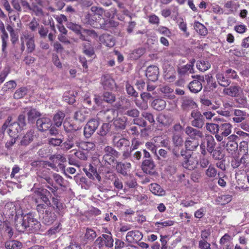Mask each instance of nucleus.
Instances as JSON below:
<instances>
[{"label": "nucleus", "mask_w": 249, "mask_h": 249, "mask_svg": "<svg viewBox=\"0 0 249 249\" xmlns=\"http://www.w3.org/2000/svg\"><path fill=\"white\" fill-rule=\"evenodd\" d=\"M15 226L20 232H23L27 228L33 229L39 228V224L34 217L32 213H27L24 215H16L15 218Z\"/></svg>", "instance_id": "nucleus-1"}, {"label": "nucleus", "mask_w": 249, "mask_h": 249, "mask_svg": "<svg viewBox=\"0 0 249 249\" xmlns=\"http://www.w3.org/2000/svg\"><path fill=\"white\" fill-rule=\"evenodd\" d=\"M66 26L69 29L80 35V38L83 40L89 41L90 37H95L97 35L93 30H84L81 31L80 25L71 22H67Z\"/></svg>", "instance_id": "nucleus-2"}, {"label": "nucleus", "mask_w": 249, "mask_h": 249, "mask_svg": "<svg viewBox=\"0 0 249 249\" xmlns=\"http://www.w3.org/2000/svg\"><path fill=\"white\" fill-rule=\"evenodd\" d=\"M21 50L22 51L25 50V46H27V51L28 53L33 52L35 48L34 36L33 34L29 33L28 31H24L22 33L20 36Z\"/></svg>", "instance_id": "nucleus-3"}, {"label": "nucleus", "mask_w": 249, "mask_h": 249, "mask_svg": "<svg viewBox=\"0 0 249 249\" xmlns=\"http://www.w3.org/2000/svg\"><path fill=\"white\" fill-rule=\"evenodd\" d=\"M35 195L38 196L44 202L43 204L39 203L36 206V210L40 213H43L48 207L50 206L51 203L48 198L50 192L45 189L38 188L35 191Z\"/></svg>", "instance_id": "nucleus-4"}, {"label": "nucleus", "mask_w": 249, "mask_h": 249, "mask_svg": "<svg viewBox=\"0 0 249 249\" xmlns=\"http://www.w3.org/2000/svg\"><path fill=\"white\" fill-rule=\"evenodd\" d=\"M12 122V118L9 117L2 126V129H7V132L11 138H18V133L21 130V126L17 122Z\"/></svg>", "instance_id": "nucleus-5"}, {"label": "nucleus", "mask_w": 249, "mask_h": 249, "mask_svg": "<svg viewBox=\"0 0 249 249\" xmlns=\"http://www.w3.org/2000/svg\"><path fill=\"white\" fill-rule=\"evenodd\" d=\"M236 76V72L234 70L228 69L226 71L225 73L223 72H218L216 75L218 83L223 87H227L230 84L229 78H235Z\"/></svg>", "instance_id": "nucleus-6"}, {"label": "nucleus", "mask_w": 249, "mask_h": 249, "mask_svg": "<svg viewBox=\"0 0 249 249\" xmlns=\"http://www.w3.org/2000/svg\"><path fill=\"white\" fill-rule=\"evenodd\" d=\"M215 144L214 139L212 136H206L200 145L201 154L205 156L207 154V151L209 153H212Z\"/></svg>", "instance_id": "nucleus-7"}, {"label": "nucleus", "mask_w": 249, "mask_h": 249, "mask_svg": "<svg viewBox=\"0 0 249 249\" xmlns=\"http://www.w3.org/2000/svg\"><path fill=\"white\" fill-rule=\"evenodd\" d=\"M99 126V122L96 119L89 120L84 127V134L86 138H89Z\"/></svg>", "instance_id": "nucleus-8"}, {"label": "nucleus", "mask_w": 249, "mask_h": 249, "mask_svg": "<svg viewBox=\"0 0 249 249\" xmlns=\"http://www.w3.org/2000/svg\"><path fill=\"white\" fill-rule=\"evenodd\" d=\"M96 244L99 248L106 246L111 248L113 245V240L111 234H102V236L98 237L96 240Z\"/></svg>", "instance_id": "nucleus-9"}, {"label": "nucleus", "mask_w": 249, "mask_h": 249, "mask_svg": "<svg viewBox=\"0 0 249 249\" xmlns=\"http://www.w3.org/2000/svg\"><path fill=\"white\" fill-rule=\"evenodd\" d=\"M142 237V233L138 230L130 231L127 233L125 236L126 241L131 244L138 243Z\"/></svg>", "instance_id": "nucleus-10"}, {"label": "nucleus", "mask_w": 249, "mask_h": 249, "mask_svg": "<svg viewBox=\"0 0 249 249\" xmlns=\"http://www.w3.org/2000/svg\"><path fill=\"white\" fill-rule=\"evenodd\" d=\"M218 175L219 174L217 169L213 164H210L205 170L204 173L205 178L211 181H213L216 179Z\"/></svg>", "instance_id": "nucleus-11"}, {"label": "nucleus", "mask_w": 249, "mask_h": 249, "mask_svg": "<svg viewBox=\"0 0 249 249\" xmlns=\"http://www.w3.org/2000/svg\"><path fill=\"white\" fill-rule=\"evenodd\" d=\"M34 132L30 130L28 131L25 134L22 136H18V142L21 145L27 146L29 145L33 141L34 138Z\"/></svg>", "instance_id": "nucleus-12"}, {"label": "nucleus", "mask_w": 249, "mask_h": 249, "mask_svg": "<svg viewBox=\"0 0 249 249\" xmlns=\"http://www.w3.org/2000/svg\"><path fill=\"white\" fill-rule=\"evenodd\" d=\"M105 155L104 159L109 164L114 161V157H117L118 152L110 146H107L104 149Z\"/></svg>", "instance_id": "nucleus-13"}, {"label": "nucleus", "mask_w": 249, "mask_h": 249, "mask_svg": "<svg viewBox=\"0 0 249 249\" xmlns=\"http://www.w3.org/2000/svg\"><path fill=\"white\" fill-rule=\"evenodd\" d=\"M198 164L197 159L191 156L190 155H188L186 156L185 159L182 163L183 166L190 170L194 169Z\"/></svg>", "instance_id": "nucleus-14"}, {"label": "nucleus", "mask_w": 249, "mask_h": 249, "mask_svg": "<svg viewBox=\"0 0 249 249\" xmlns=\"http://www.w3.org/2000/svg\"><path fill=\"white\" fill-rule=\"evenodd\" d=\"M159 68L156 66H149L146 71V76L151 81H155L158 79Z\"/></svg>", "instance_id": "nucleus-15"}, {"label": "nucleus", "mask_w": 249, "mask_h": 249, "mask_svg": "<svg viewBox=\"0 0 249 249\" xmlns=\"http://www.w3.org/2000/svg\"><path fill=\"white\" fill-rule=\"evenodd\" d=\"M36 124L39 130L46 131L51 127L52 123L50 118L45 117L38 119Z\"/></svg>", "instance_id": "nucleus-16"}, {"label": "nucleus", "mask_w": 249, "mask_h": 249, "mask_svg": "<svg viewBox=\"0 0 249 249\" xmlns=\"http://www.w3.org/2000/svg\"><path fill=\"white\" fill-rule=\"evenodd\" d=\"M101 81L105 89H112L115 86V81L110 75H104Z\"/></svg>", "instance_id": "nucleus-17"}, {"label": "nucleus", "mask_w": 249, "mask_h": 249, "mask_svg": "<svg viewBox=\"0 0 249 249\" xmlns=\"http://www.w3.org/2000/svg\"><path fill=\"white\" fill-rule=\"evenodd\" d=\"M185 132L192 139L202 138L203 136L202 132L191 126L186 127L185 129Z\"/></svg>", "instance_id": "nucleus-18"}, {"label": "nucleus", "mask_w": 249, "mask_h": 249, "mask_svg": "<svg viewBox=\"0 0 249 249\" xmlns=\"http://www.w3.org/2000/svg\"><path fill=\"white\" fill-rule=\"evenodd\" d=\"M196 106V103L193 100L187 96L182 98L181 107L184 110H189L195 108Z\"/></svg>", "instance_id": "nucleus-19"}, {"label": "nucleus", "mask_w": 249, "mask_h": 249, "mask_svg": "<svg viewBox=\"0 0 249 249\" xmlns=\"http://www.w3.org/2000/svg\"><path fill=\"white\" fill-rule=\"evenodd\" d=\"M232 237L226 233L220 239L219 243L223 249H231L232 247Z\"/></svg>", "instance_id": "nucleus-20"}, {"label": "nucleus", "mask_w": 249, "mask_h": 249, "mask_svg": "<svg viewBox=\"0 0 249 249\" xmlns=\"http://www.w3.org/2000/svg\"><path fill=\"white\" fill-rule=\"evenodd\" d=\"M131 165L129 162L123 163L121 162H117L116 165V170L117 172L124 176L127 174V171L131 168Z\"/></svg>", "instance_id": "nucleus-21"}, {"label": "nucleus", "mask_w": 249, "mask_h": 249, "mask_svg": "<svg viewBox=\"0 0 249 249\" xmlns=\"http://www.w3.org/2000/svg\"><path fill=\"white\" fill-rule=\"evenodd\" d=\"M100 42L108 47H112L115 45L113 36L108 34H104L100 37Z\"/></svg>", "instance_id": "nucleus-22"}, {"label": "nucleus", "mask_w": 249, "mask_h": 249, "mask_svg": "<svg viewBox=\"0 0 249 249\" xmlns=\"http://www.w3.org/2000/svg\"><path fill=\"white\" fill-rule=\"evenodd\" d=\"M248 115L244 111L240 109H235L234 111L233 117L232 118L234 122L239 123L243 121Z\"/></svg>", "instance_id": "nucleus-23"}, {"label": "nucleus", "mask_w": 249, "mask_h": 249, "mask_svg": "<svg viewBox=\"0 0 249 249\" xmlns=\"http://www.w3.org/2000/svg\"><path fill=\"white\" fill-rule=\"evenodd\" d=\"M195 61H192L189 64H187L179 68L178 70V73L180 75H184L187 73H193L194 72L193 68Z\"/></svg>", "instance_id": "nucleus-24"}, {"label": "nucleus", "mask_w": 249, "mask_h": 249, "mask_svg": "<svg viewBox=\"0 0 249 249\" xmlns=\"http://www.w3.org/2000/svg\"><path fill=\"white\" fill-rule=\"evenodd\" d=\"M149 190L152 193L159 196H163L165 194V191L157 183L151 184L149 186Z\"/></svg>", "instance_id": "nucleus-25"}, {"label": "nucleus", "mask_w": 249, "mask_h": 249, "mask_svg": "<svg viewBox=\"0 0 249 249\" xmlns=\"http://www.w3.org/2000/svg\"><path fill=\"white\" fill-rule=\"evenodd\" d=\"M22 247V243L16 240H8L5 243L7 249H21Z\"/></svg>", "instance_id": "nucleus-26"}, {"label": "nucleus", "mask_w": 249, "mask_h": 249, "mask_svg": "<svg viewBox=\"0 0 249 249\" xmlns=\"http://www.w3.org/2000/svg\"><path fill=\"white\" fill-rule=\"evenodd\" d=\"M231 125L229 123H224L219 125V131L225 137H227L231 132Z\"/></svg>", "instance_id": "nucleus-27"}, {"label": "nucleus", "mask_w": 249, "mask_h": 249, "mask_svg": "<svg viewBox=\"0 0 249 249\" xmlns=\"http://www.w3.org/2000/svg\"><path fill=\"white\" fill-rule=\"evenodd\" d=\"M200 81V80L199 79L195 80L190 83L189 85V89L191 92L197 93L202 89V84Z\"/></svg>", "instance_id": "nucleus-28"}, {"label": "nucleus", "mask_w": 249, "mask_h": 249, "mask_svg": "<svg viewBox=\"0 0 249 249\" xmlns=\"http://www.w3.org/2000/svg\"><path fill=\"white\" fill-rule=\"evenodd\" d=\"M113 141L115 145L119 148H121L123 146L125 147H128L130 144V142L127 139L124 138L119 139L116 136L114 137Z\"/></svg>", "instance_id": "nucleus-29"}, {"label": "nucleus", "mask_w": 249, "mask_h": 249, "mask_svg": "<svg viewBox=\"0 0 249 249\" xmlns=\"http://www.w3.org/2000/svg\"><path fill=\"white\" fill-rule=\"evenodd\" d=\"M88 113L86 108H81L75 113L74 119L80 122H83L87 117Z\"/></svg>", "instance_id": "nucleus-30"}, {"label": "nucleus", "mask_w": 249, "mask_h": 249, "mask_svg": "<svg viewBox=\"0 0 249 249\" xmlns=\"http://www.w3.org/2000/svg\"><path fill=\"white\" fill-rule=\"evenodd\" d=\"M117 111L114 109H107L104 111H101L99 112V115H104V118L107 120L110 121L114 118Z\"/></svg>", "instance_id": "nucleus-31"}, {"label": "nucleus", "mask_w": 249, "mask_h": 249, "mask_svg": "<svg viewBox=\"0 0 249 249\" xmlns=\"http://www.w3.org/2000/svg\"><path fill=\"white\" fill-rule=\"evenodd\" d=\"M76 145L84 150H91L95 148V144L92 142H76Z\"/></svg>", "instance_id": "nucleus-32"}, {"label": "nucleus", "mask_w": 249, "mask_h": 249, "mask_svg": "<svg viewBox=\"0 0 249 249\" xmlns=\"http://www.w3.org/2000/svg\"><path fill=\"white\" fill-rule=\"evenodd\" d=\"M152 105L154 109L157 110H162L165 107L166 104L164 100L157 99L153 102Z\"/></svg>", "instance_id": "nucleus-33"}, {"label": "nucleus", "mask_w": 249, "mask_h": 249, "mask_svg": "<svg viewBox=\"0 0 249 249\" xmlns=\"http://www.w3.org/2000/svg\"><path fill=\"white\" fill-rule=\"evenodd\" d=\"M194 26L196 31L201 36H205L207 34V28L200 22L195 21Z\"/></svg>", "instance_id": "nucleus-34"}, {"label": "nucleus", "mask_w": 249, "mask_h": 249, "mask_svg": "<svg viewBox=\"0 0 249 249\" xmlns=\"http://www.w3.org/2000/svg\"><path fill=\"white\" fill-rule=\"evenodd\" d=\"M38 176L44 179L47 183L51 185V186H47L48 188L52 190V192L54 191V189L53 188V187L55 188L53 181L46 173H41L40 174H38Z\"/></svg>", "instance_id": "nucleus-35"}, {"label": "nucleus", "mask_w": 249, "mask_h": 249, "mask_svg": "<svg viewBox=\"0 0 249 249\" xmlns=\"http://www.w3.org/2000/svg\"><path fill=\"white\" fill-rule=\"evenodd\" d=\"M239 92V88L237 86H231L229 88H225L223 90V92L225 94L231 96L232 97L236 96Z\"/></svg>", "instance_id": "nucleus-36"}, {"label": "nucleus", "mask_w": 249, "mask_h": 249, "mask_svg": "<svg viewBox=\"0 0 249 249\" xmlns=\"http://www.w3.org/2000/svg\"><path fill=\"white\" fill-rule=\"evenodd\" d=\"M173 90L174 89L172 88L167 85L162 86L160 88V92L164 94L165 96L170 99H172L174 97V95L171 94Z\"/></svg>", "instance_id": "nucleus-37"}, {"label": "nucleus", "mask_w": 249, "mask_h": 249, "mask_svg": "<svg viewBox=\"0 0 249 249\" xmlns=\"http://www.w3.org/2000/svg\"><path fill=\"white\" fill-rule=\"evenodd\" d=\"M198 142L193 139V140H187L186 141L185 143V146L187 150L193 151L195 150L196 147L198 146Z\"/></svg>", "instance_id": "nucleus-38"}, {"label": "nucleus", "mask_w": 249, "mask_h": 249, "mask_svg": "<svg viewBox=\"0 0 249 249\" xmlns=\"http://www.w3.org/2000/svg\"><path fill=\"white\" fill-rule=\"evenodd\" d=\"M196 67L199 71H205L211 67V64L208 61L200 60L197 62Z\"/></svg>", "instance_id": "nucleus-39"}, {"label": "nucleus", "mask_w": 249, "mask_h": 249, "mask_svg": "<svg viewBox=\"0 0 249 249\" xmlns=\"http://www.w3.org/2000/svg\"><path fill=\"white\" fill-rule=\"evenodd\" d=\"M64 117L65 115L62 112L60 111L55 114L53 117V121L56 126L59 127L61 125Z\"/></svg>", "instance_id": "nucleus-40"}, {"label": "nucleus", "mask_w": 249, "mask_h": 249, "mask_svg": "<svg viewBox=\"0 0 249 249\" xmlns=\"http://www.w3.org/2000/svg\"><path fill=\"white\" fill-rule=\"evenodd\" d=\"M126 122V119L125 117H123L115 120L113 124L116 127L120 129H124L125 126Z\"/></svg>", "instance_id": "nucleus-41"}, {"label": "nucleus", "mask_w": 249, "mask_h": 249, "mask_svg": "<svg viewBox=\"0 0 249 249\" xmlns=\"http://www.w3.org/2000/svg\"><path fill=\"white\" fill-rule=\"evenodd\" d=\"M206 129L210 133L215 134L219 132V125L213 123H207Z\"/></svg>", "instance_id": "nucleus-42"}, {"label": "nucleus", "mask_w": 249, "mask_h": 249, "mask_svg": "<svg viewBox=\"0 0 249 249\" xmlns=\"http://www.w3.org/2000/svg\"><path fill=\"white\" fill-rule=\"evenodd\" d=\"M27 93V89L25 88H21L16 90L14 94L15 99H20L23 97Z\"/></svg>", "instance_id": "nucleus-43"}, {"label": "nucleus", "mask_w": 249, "mask_h": 249, "mask_svg": "<svg viewBox=\"0 0 249 249\" xmlns=\"http://www.w3.org/2000/svg\"><path fill=\"white\" fill-rule=\"evenodd\" d=\"M75 142H74L72 138H69L62 145V148L65 150H69L70 149L73 148L74 146Z\"/></svg>", "instance_id": "nucleus-44"}, {"label": "nucleus", "mask_w": 249, "mask_h": 249, "mask_svg": "<svg viewBox=\"0 0 249 249\" xmlns=\"http://www.w3.org/2000/svg\"><path fill=\"white\" fill-rule=\"evenodd\" d=\"M204 124V121L203 116L202 117L194 119V120L191 122V124L193 126L199 128L203 127Z\"/></svg>", "instance_id": "nucleus-45"}, {"label": "nucleus", "mask_w": 249, "mask_h": 249, "mask_svg": "<svg viewBox=\"0 0 249 249\" xmlns=\"http://www.w3.org/2000/svg\"><path fill=\"white\" fill-rule=\"evenodd\" d=\"M103 100L107 103H112L115 101V96L111 92H106L103 94Z\"/></svg>", "instance_id": "nucleus-46"}, {"label": "nucleus", "mask_w": 249, "mask_h": 249, "mask_svg": "<svg viewBox=\"0 0 249 249\" xmlns=\"http://www.w3.org/2000/svg\"><path fill=\"white\" fill-rule=\"evenodd\" d=\"M237 143L235 142L232 141L228 142L226 145V148L229 152L235 151L237 149Z\"/></svg>", "instance_id": "nucleus-47"}, {"label": "nucleus", "mask_w": 249, "mask_h": 249, "mask_svg": "<svg viewBox=\"0 0 249 249\" xmlns=\"http://www.w3.org/2000/svg\"><path fill=\"white\" fill-rule=\"evenodd\" d=\"M225 7L229 9L230 12L233 13L237 11L239 5L235 2L230 1L225 4Z\"/></svg>", "instance_id": "nucleus-48"}, {"label": "nucleus", "mask_w": 249, "mask_h": 249, "mask_svg": "<svg viewBox=\"0 0 249 249\" xmlns=\"http://www.w3.org/2000/svg\"><path fill=\"white\" fill-rule=\"evenodd\" d=\"M158 31L161 35H164L168 37H171L172 32L168 28L165 26H160L158 29Z\"/></svg>", "instance_id": "nucleus-49"}, {"label": "nucleus", "mask_w": 249, "mask_h": 249, "mask_svg": "<svg viewBox=\"0 0 249 249\" xmlns=\"http://www.w3.org/2000/svg\"><path fill=\"white\" fill-rule=\"evenodd\" d=\"M142 167L143 170L147 172L148 169H153L155 167V165L153 161L149 160H146L143 161Z\"/></svg>", "instance_id": "nucleus-50"}, {"label": "nucleus", "mask_w": 249, "mask_h": 249, "mask_svg": "<svg viewBox=\"0 0 249 249\" xmlns=\"http://www.w3.org/2000/svg\"><path fill=\"white\" fill-rule=\"evenodd\" d=\"M53 177L57 184L60 186H64L65 185V180L60 175L57 174H53Z\"/></svg>", "instance_id": "nucleus-51"}, {"label": "nucleus", "mask_w": 249, "mask_h": 249, "mask_svg": "<svg viewBox=\"0 0 249 249\" xmlns=\"http://www.w3.org/2000/svg\"><path fill=\"white\" fill-rule=\"evenodd\" d=\"M40 115V113L36 110L32 109L28 113V117L29 121H33L36 117Z\"/></svg>", "instance_id": "nucleus-52"}, {"label": "nucleus", "mask_w": 249, "mask_h": 249, "mask_svg": "<svg viewBox=\"0 0 249 249\" xmlns=\"http://www.w3.org/2000/svg\"><path fill=\"white\" fill-rule=\"evenodd\" d=\"M199 164L200 166L202 168H208L210 165V160L208 158H206L204 156H201L199 159Z\"/></svg>", "instance_id": "nucleus-53"}, {"label": "nucleus", "mask_w": 249, "mask_h": 249, "mask_svg": "<svg viewBox=\"0 0 249 249\" xmlns=\"http://www.w3.org/2000/svg\"><path fill=\"white\" fill-rule=\"evenodd\" d=\"M91 11L95 15L98 16L99 18L102 17L104 13V9L102 8L95 6L91 7Z\"/></svg>", "instance_id": "nucleus-54"}, {"label": "nucleus", "mask_w": 249, "mask_h": 249, "mask_svg": "<svg viewBox=\"0 0 249 249\" xmlns=\"http://www.w3.org/2000/svg\"><path fill=\"white\" fill-rule=\"evenodd\" d=\"M174 224V221L171 220H167L163 221L157 222L155 223V225L161 227H166L169 226H171L173 225Z\"/></svg>", "instance_id": "nucleus-55"}, {"label": "nucleus", "mask_w": 249, "mask_h": 249, "mask_svg": "<svg viewBox=\"0 0 249 249\" xmlns=\"http://www.w3.org/2000/svg\"><path fill=\"white\" fill-rule=\"evenodd\" d=\"M28 27L32 31H36L39 27V23L35 18H34L29 23Z\"/></svg>", "instance_id": "nucleus-56"}, {"label": "nucleus", "mask_w": 249, "mask_h": 249, "mask_svg": "<svg viewBox=\"0 0 249 249\" xmlns=\"http://www.w3.org/2000/svg\"><path fill=\"white\" fill-rule=\"evenodd\" d=\"M125 88L126 91L129 95H130L135 97L138 96V93L135 90L133 87L129 83H126L125 85Z\"/></svg>", "instance_id": "nucleus-57"}, {"label": "nucleus", "mask_w": 249, "mask_h": 249, "mask_svg": "<svg viewBox=\"0 0 249 249\" xmlns=\"http://www.w3.org/2000/svg\"><path fill=\"white\" fill-rule=\"evenodd\" d=\"M146 147L147 149L151 150L153 153H156L157 147H160L159 143H155L151 141V142H147L146 143Z\"/></svg>", "instance_id": "nucleus-58"}, {"label": "nucleus", "mask_w": 249, "mask_h": 249, "mask_svg": "<svg viewBox=\"0 0 249 249\" xmlns=\"http://www.w3.org/2000/svg\"><path fill=\"white\" fill-rule=\"evenodd\" d=\"M129 106V101L127 99L124 98L123 99H121V101L119 102L117 105H116V107L118 108H124L127 107Z\"/></svg>", "instance_id": "nucleus-59"}, {"label": "nucleus", "mask_w": 249, "mask_h": 249, "mask_svg": "<svg viewBox=\"0 0 249 249\" xmlns=\"http://www.w3.org/2000/svg\"><path fill=\"white\" fill-rule=\"evenodd\" d=\"M89 171H88L87 168H84L83 169L84 171L86 173V175L90 178H91L93 177V174H95L96 172V169L94 168L91 164L89 165Z\"/></svg>", "instance_id": "nucleus-60"}, {"label": "nucleus", "mask_w": 249, "mask_h": 249, "mask_svg": "<svg viewBox=\"0 0 249 249\" xmlns=\"http://www.w3.org/2000/svg\"><path fill=\"white\" fill-rule=\"evenodd\" d=\"M63 100L69 104H72L75 102V98L72 95L68 93H65L63 97Z\"/></svg>", "instance_id": "nucleus-61"}, {"label": "nucleus", "mask_w": 249, "mask_h": 249, "mask_svg": "<svg viewBox=\"0 0 249 249\" xmlns=\"http://www.w3.org/2000/svg\"><path fill=\"white\" fill-rule=\"evenodd\" d=\"M96 236V233L95 231L91 229H87L85 233V237L89 240H92Z\"/></svg>", "instance_id": "nucleus-62"}, {"label": "nucleus", "mask_w": 249, "mask_h": 249, "mask_svg": "<svg viewBox=\"0 0 249 249\" xmlns=\"http://www.w3.org/2000/svg\"><path fill=\"white\" fill-rule=\"evenodd\" d=\"M198 249H211V245L205 240H200L199 241Z\"/></svg>", "instance_id": "nucleus-63"}, {"label": "nucleus", "mask_w": 249, "mask_h": 249, "mask_svg": "<svg viewBox=\"0 0 249 249\" xmlns=\"http://www.w3.org/2000/svg\"><path fill=\"white\" fill-rule=\"evenodd\" d=\"M158 121L162 124L167 125L169 123V119L166 116L160 114L157 118Z\"/></svg>", "instance_id": "nucleus-64"}]
</instances>
